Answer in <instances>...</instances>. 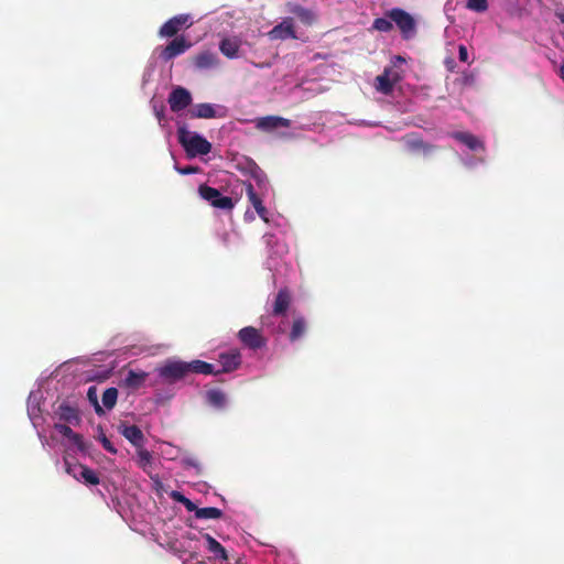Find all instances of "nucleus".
<instances>
[{
    "instance_id": "41",
    "label": "nucleus",
    "mask_w": 564,
    "mask_h": 564,
    "mask_svg": "<svg viewBox=\"0 0 564 564\" xmlns=\"http://www.w3.org/2000/svg\"><path fill=\"white\" fill-rule=\"evenodd\" d=\"M54 429L65 438L75 437V432L66 424L56 423Z\"/></svg>"
},
{
    "instance_id": "25",
    "label": "nucleus",
    "mask_w": 564,
    "mask_h": 564,
    "mask_svg": "<svg viewBox=\"0 0 564 564\" xmlns=\"http://www.w3.org/2000/svg\"><path fill=\"white\" fill-rule=\"evenodd\" d=\"M194 65L200 70L215 69L220 66V59L216 53L204 51L195 57Z\"/></svg>"
},
{
    "instance_id": "55",
    "label": "nucleus",
    "mask_w": 564,
    "mask_h": 564,
    "mask_svg": "<svg viewBox=\"0 0 564 564\" xmlns=\"http://www.w3.org/2000/svg\"><path fill=\"white\" fill-rule=\"evenodd\" d=\"M445 63H446L447 68H448L449 70H453V68H454V63H455V62H454V59L448 58V59H446V61H445Z\"/></svg>"
},
{
    "instance_id": "27",
    "label": "nucleus",
    "mask_w": 564,
    "mask_h": 564,
    "mask_svg": "<svg viewBox=\"0 0 564 564\" xmlns=\"http://www.w3.org/2000/svg\"><path fill=\"white\" fill-rule=\"evenodd\" d=\"M307 332V322L303 316H296L293 318L292 326L289 333V340L296 343L301 340Z\"/></svg>"
},
{
    "instance_id": "20",
    "label": "nucleus",
    "mask_w": 564,
    "mask_h": 564,
    "mask_svg": "<svg viewBox=\"0 0 564 564\" xmlns=\"http://www.w3.org/2000/svg\"><path fill=\"white\" fill-rule=\"evenodd\" d=\"M400 72L392 68H384L383 73L376 78V89L384 95L392 91L393 86L401 79Z\"/></svg>"
},
{
    "instance_id": "38",
    "label": "nucleus",
    "mask_w": 564,
    "mask_h": 564,
    "mask_svg": "<svg viewBox=\"0 0 564 564\" xmlns=\"http://www.w3.org/2000/svg\"><path fill=\"white\" fill-rule=\"evenodd\" d=\"M135 448H137V456H138L140 466L145 467V466L150 465L152 462L151 453L148 449H145L143 446L135 447Z\"/></svg>"
},
{
    "instance_id": "1",
    "label": "nucleus",
    "mask_w": 564,
    "mask_h": 564,
    "mask_svg": "<svg viewBox=\"0 0 564 564\" xmlns=\"http://www.w3.org/2000/svg\"><path fill=\"white\" fill-rule=\"evenodd\" d=\"M238 167L243 174L249 176V180L245 182V188L248 200L257 215L265 224H274L278 226L280 216H276L274 212L270 210L264 205L272 198L273 194V189L265 173L250 159H243V161L238 163Z\"/></svg>"
},
{
    "instance_id": "60",
    "label": "nucleus",
    "mask_w": 564,
    "mask_h": 564,
    "mask_svg": "<svg viewBox=\"0 0 564 564\" xmlns=\"http://www.w3.org/2000/svg\"><path fill=\"white\" fill-rule=\"evenodd\" d=\"M39 437L41 438L42 444L44 445V444H45V443H44V437L42 436V434H41L40 432H39Z\"/></svg>"
},
{
    "instance_id": "9",
    "label": "nucleus",
    "mask_w": 564,
    "mask_h": 564,
    "mask_svg": "<svg viewBox=\"0 0 564 564\" xmlns=\"http://www.w3.org/2000/svg\"><path fill=\"white\" fill-rule=\"evenodd\" d=\"M198 194L215 208L231 210L235 206L231 197L223 195L217 188L208 185H200L198 187Z\"/></svg>"
},
{
    "instance_id": "53",
    "label": "nucleus",
    "mask_w": 564,
    "mask_h": 564,
    "mask_svg": "<svg viewBox=\"0 0 564 564\" xmlns=\"http://www.w3.org/2000/svg\"><path fill=\"white\" fill-rule=\"evenodd\" d=\"M172 497L175 501L180 502L181 503V500L183 498H186L183 494L178 492V491H173L172 492Z\"/></svg>"
},
{
    "instance_id": "14",
    "label": "nucleus",
    "mask_w": 564,
    "mask_h": 564,
    "mask_svg": "<svg viewBox=\"0 0 564 564\" xmlns=\"http://www.w3.org/2000/svg\"><path fill=\"white\" fill-rule=\"evenodd\" d=\"M404 148L412 154H421L424 158L431 156L436 150V145L424 141L416 134H408L402 139Z\"/></svg>"
},
{
    "instance_id": "61",
    "label": "nucleus",
    "mask_w": 564,
    "mask_h": 564,
    "mask_svg": "<svg viewBox=\"0 0 564 564\" xmlns=\"http://www.w3.org/2000/svg\"><path fill=\"white\" fill-rule=\"evenodd\" d=\"M561 20L564 23V12L561 14Z\"/></svg>"
},
{
    "instance_id": "8",
    "label": "nucleus",
    "mask_w": 564,
    "mask_h": 564,
    "mask_svg": "<svg viewBox=\"0 0 564 564\" xmlns=\"http://www.w3.org/2000/svg\"><path fill=\"white\" fill-rule=\"evenodd\" d=\"M387 17L397 25L404 40L412 39L416 33V22L414 18L403 9L393 8L387 11Z\"/></svg>"
},
{
    "instance_id": "59",
    "label": "nucleus",
    "mask_w": 564,
    "mask_h": 564,
    "mask_svg": "<svg viewBox=\"0 0 564 564\" xmlns=\"http://www.w3.org/2000/svg\"><path fill=\"white\" fill-rule=\"evenodd\" d=\"M362 120H352V121H349L350 124H356V126H362L361 123Z\"/></svg>"
},
{
    "instance_id": "42",
    "label": "nucleus",
    "mask_w": 564,
    "mask_h": 564,
    "mask_svg": "<svg viewBox=\"0 0 564 564\" xmlns=\"http://www.w3.org/2000/svg\"><path fill=\"white\" fill-rule=\"evenodd\" d=\"M152 108H153V112L158 119V122L161 127L164 126V120H165V108L163 105H156V104H153L152 105Z\"/></svg>"
},
{
    "instance_id": "2",
    "label": "nucleus",
    "mask_w": 564,
    "mask_h": 564,
    "mask_svg": "<svg viewBox=\"0 0 564 564\" xmlns=\"http://www.w3.org/2000/svg\"><path fill=\"white\" fill-rule=\"evenodd\" d=\"M466 151H462L460 161L468 169H475L486 162V144L477 135L467 131H454L449 134Z\"/></svg>"
},
{
    "instance_id": "45",
    "label": "nucleus",
    "mask_w": 564,
    "mask_h": 564,
    "mask_svg": "<svg viewBox=\"0 0 564 564\" xmlns=\"http://www.w3.org/2000/svg\"><path fill=\"white\" fill-rule=\"evenodd\" d=\"M458 58L460 62L463 63H468L469 64V54H468V50L465 45L460 44L458 46Z\"/></svg>"
},
{
    "instance_id": "50",
    "label": "nucleus",
    "mask_w": 564,
    "mask_h": 564,
    "mask_svg": "<svg viewBox=\"0 0 564 564\" xmlns=\"http://www.w3.org/2000/svg\"><path fill=\"white\" fill-rule=\"evenodd\" d=\"M183 464L186 467H193L195 469L199 468V464H198L197 459L194 457L188 456V457L183 458Z\"/></svg>"
},
{
    "instance_id": "11",
    "label": "nucleus",
    "mask_w": 564,
    "mask_h": 564,
    "mask_svg": "<svg viewBox=\"0 0 564 564\" xmlns=\"http://www.w3.org/2000/svg\"><path fill=\"white\" fill-rule=\"evenodd\" d=\"M238 339L243 346L251 350L262 349L267 346V338L262 335L261 329L253 326H246L238 332Z\"/></svg>"
},
{
    "instance_id": "19",
    "label": "nucleus",
    "mask_w": 564,
    "mask_h": 564,
    "mask_svg": "<svg viewBox=\"0 0 564 564\" xmlns=\"http://www.w3.org/2000/svg\"><path fill=\"white\" fill-rule=\"evenodd\" d=\"M170 108L174 112H180L192 104V95L184 87H175L169 96Z\"/></svg>"
},
{
    "instance_id": "24",
    "label": "nucleus",
    "mask_w": 564,
    "mask_h": 564,
    "mask_svg": "<svg viewBox=\"0 0 564 564\" xmlns=\"http://www.w3.org/2000/svg\"><path fill=\"white\" fill-rule=\"evenodd\" d=\"M221 369L219 372H231L241 365V354L238 350L221 352L218 359Z\"/></svg>"
},
{
    "instance_id": "37",
    "label": "nucleus",
    "mask_w": 564,
    "mask_h": 564,
    "mask_svg": "<svg viewBox=\"0 0 564 564\" xmlns=\"http://www.w3.org/2000/svg\"><path fill=\"white\" fill-rule=\"evenodd\" d=\"M97 440L101 443L105 451L108 453L115 455L117 454L116 446L110 442V440L106 436V434L102 432V430L99 427V434L97 436Z\"/></svg>"
},
{
    "instance_id": "10",
    "label": "nucleus",
    "mask_w": 564,
    "mask_h": 564,
    "mask_svg": "<svg viewBox=\"0 0 564 564\" xmlns=\"http://www.w3.org/2000/svg\"><path fill=\"white\" fill-rule=\"evenodd\" d=\"M193 25V18L188 13H182L169 19L159 30L162 39L175 36L181 30Z\"/></svg>"
},
{
    "instance_id": "52",
    "label": "nucleus",
    "mask_w": 564,
    "mask_h": 564,
    "mask_svg": "<svg viewBox=\"0 0 564 564\" xmlns=\"http://www.w3.org/2000/svg\"><path fill=\"white\" fill-rule=\"evenodd\" d=\"M362 126H366V127H381V122L380 121H361Z\"/></svg>"
},
{
    "instance_id": "34",
    "label": "nucleus",
    "mask_w": 564,
    "mask_h": 564,
    "mask_svg": "<svg viewBox=\"0 0 564 564\" xmlns=\"http://www.w3.org/2000/svg\"><path fill=\"white\" fill-rule=\"evenodd\" d=\"M64 464L66 473L75 479L80 480V475L85 470L86 466L82 464H73L66 457L64 458Z\"/></svg>"
},
{
    "instance_id": "32",
    "label": "nucleus",
    "mask_w": 564,
    "mask_h": 564,
    "mask_svg": "<svg viewBox=\"0 0 564 564\" xmlns=\"http://www.w3.org/2000/svg\"><path fill=\"white\" fill-rule=\"evenodd\" d=\"M117 399L118 390L113 387L106 389L102 393V404L108 410H111L116 405Z\"/></svg>"
},
{
    "instance_id": "28",
    "label": "nucleus",
    "mask_w": 564,
    "mask_h": 564,
    "mask_svg": "<svg viewBox=\"0 0 564 564\" xmlns=\"http://www.w3.org/2000/svg\"><path fill=\"white\" fill-rule=\"evenodd\" d=\"M288 11L294 14L305 25H311L315 20L314 12L300 4L288 3Z\"/></svg>"
},
{
    "instance_id": "12",
    "label": "nucleus",
    "mask_w": 564,
    "mask_h": 564,
    "mask_svg": "<svg viewBox=\"0 0 564 564\" xmlns=\"http://www.w3.org/2000/svg\"><path fill=\"white\" fill-rule=\"evenodd\" d=\"M191 118L197 119H213V118H225L227 116V109L223 105L218 104H196L189 109Z\"/></svg>"
},
{
    "instance_id": "15",
    "label": "nucleus",
    "mask_w": 564,
    "mask_h": 564,
    "mask_svg": "<svg viewBox=\"0 0 564 564\" xmlns=\"http://www.w3.org/2000/svg\"><path fill=\"white\" fill-rule=\"evenodd\" d=\"M268 37L271 41H285L289 39H297L296 32L294 30V20L291 17H286L282 19V21L273 26L268 32Z\"/></svg>"
},
{
    "instance_id": "36",
    "label": "nucleus",
    "mask_w": 564,
    "mask_h": 564,
    "mask_svg": "<svg viewBox=\"0 0 564 564\" xmlns=\"http://www.w3.org/2000/svg\"><path fill=\"white\" fill-rule=\"evenodd\" d=\"M466 8L470 11L482 13L488 10L487 0H467Z\"/></svg>"
},
{
    "instance_id": "7",
    "label": "nucleus",
    "mask_w": 564,
    "mask_h": 564,
    "mask_svg": "<svg viewBox=\"0 0 564 564\" xmlns=\"http://www.w3.org/2000/svg\"><path fill=\"white\" fill-rule=\"evenodd\" d=\"M158 379L161 383L173 384L187 376L185 361L169 358L156 368Z\"/></svg>"
},
{
    "instance_id": "17",
    "label": "nucleus",
    "mask_w": 564,
    "mask_h": 564,
    "mask_svg": "<svg viewBox=\"0 0 564 564\" xmlns=\"http://www.w3.org/2000/svg\"><path fill=\"white\" fill-rule=\"evenodd\" d=\"M291 304V293L286 288H282L267 302V310H270L280 317H283Z\"/></svg>"
},
{
    "instance_id": "16",
    "label": "nucleus",
    "mask_w": 564,
    "mask_h": 564,
    "mask_svg": "<svg viewBox=\"0 0 564 564\" xmlns=\"http://www.w3.org/2000/svg\"><path fill=\"white\" fill-rule=\"evenodd\" d=\"M191 47V43L184 36L174 37L165 47L160 51V58L169 62L182 54Z\"/></svg>"
},
{
    "instance_id": "26",
    "label": "nucleus",
    "mask_w": 564,
    "mask_h": 564,
    "mask_svg": "<svg viewBox=\"0 0 564 564\" xmlns=\"http://www.w3.org/2000/svg\"><path fill=\"white\" fill-rule=\"evenodd\" d=\"M206 402L217 411H223L228 406V398L224 391L214 388L206 391Z\"/></svg>"
},
{
    "instance_id": "31",
    "label": "nucleus",
    "mask_w": 564,
    "mask_h": 564,
    "mask_svg": "<svg viewBox=\"0 0 564 564\" xmlns=\"http://www.w3.org/2000/svg\"><path fill=\"white\" fill-rule=\"evenodd\" d=\"M223 516V511L216 507H205L198 508L196 511V519L200 520H209V519H219Z\"/></svg>"
},
{
    "instance_id": "56",
    "label": "nucleus",
    "mask_w": 564,
    "mask_h": 564,
    "mask_svg": "<svg viewBox=\"0 0 564 564\" xmlns=\"http://www.w3.org/2000/svg\"><path fill=\"white\" fill-rule=\"evenodd\" d=\"M558 76L564 82V62L561 64L558 68Z\"/></svg>"
},
{
    "instance_id": "3",
    "label": "nucleus",
    "mask_w": 564,
    "mask_h": 564,
    "mask_svg": "<svg viewBox=\"0 0 564 564\" xmlns=\"http://www.w3.org/2000/svg\"><path fill=\"white\" fill-rule=\"evenodd\" d=\"M267 248V259L264 268L272 273L273 282L283 273L286 268L285 256L288 254V246L280 241L273 234L265 232L262 237Z\"/></svg>"
},
{
    "instance_id": "58",
    "label": "nucleus",
    "mask_w": 564,
    "mask_h": 564,
    "mask_svg": "<svg viewBox=\"0 0 564 564\" xmlns=\"http://www.w3.org/2000/svg\"><path fill=\"white\" fill-rule=\"evenodd\" d=\"M471 80H473V77H471L470 75H465V76H464V82H465L466 84L470 83Z\"/></svg>"
},
{
    "instance_id": "5",
    "label": "nucleus",
    "mask_w": 564,
    "mask_h": 564,
    "mask_svg": "<svg viewBox=\"0 0 564 564\" xmlns=\"http://www.w3.org/2000/svg\"><path fill=\"white\" fill-rule=\"evenodd\" d=\"M256 129L259 131L274 134L276 138L282 140H290L295 134L290 130L292 121L290 119L280 116H264L253 120Z\"/></svg>"
},
{
    "instance_id": "54",
    "label": "nucleus",
    "mask_w": 564,
    "mask_h": 564,
    "mask_svg": "<svg viewBox=\"0 0 564 564\" xmlns=\"http://www.w3.org/2000/svg\"><path fill=\"white\" fill-rule=\"evenodd\" d=\"M172 497L175 501L180 502L181 503V500L183 498H186L183 494L178 492V491H173L172 492Z\"/></svg>"
},
{
    "instance_id": "39",
    "label": "nucleus",
    "mask_w": 564,
    "mask_h": 564,
    "mask_svg": "<svg viewBox=\"0 0 564 564\" xmlns=\"http://www.w3.org/2000/svg\"><path fill=\"white\" fill-rule=\"evenodd\" d=\"M80 480L86 482V484H89V485H97V484H99L98 476L95 474L94 470H91L88 467H86L85 470L83 471V474L80 475Z\"/></svg>"
},
{
    "instance_id": "21",
    "label": "nucleus",
    "mask_w": 564,
    "mask_h": 564,
    "mask_svg": "<svg viewBox=\"0 0 564 564\" xmlns=\"http://www.w3.org/2000/svg\"><path fill=\"white\" fill-rule=\"evenodd\" d=\"M54 415L59 421H65L68 424L77 425L80 422L77 408L72 405L68 401H63L54 410Z\"/></svg>"
},
{
    "instance_id": "23",
    "label": "nucleus",
    "mask_w": 564,
    "mask_h": 564,
    "mask_svg": "<svg viewBox=\"0 0 564 564\" xmlns=\"http://www.w3.org/2000/svg\"><path fill=\"white\" fill-rule=\"evenodd\" d=\"M281 317L267 310V313L260 317L261 329L268 330L272 334H283L285 332L283 322H279Z\"/></svg>"
},
{
    "instance_id": "4",
    "label": "nucleus",
    "mask_w": 564,
    "mask_h": 564,
    "mask_svg": "<svg viewBox=\"0 0 564 564\" xmlns=\"http://www.w3.org/2000/svg\"><path fill=\"white\" fill-rule=\"evenodd\" d=\"M177 139L189 158L206 155L212 151V143L200 133L189 131L185 124H178Z\"/></svg>"
},
{
    "instance_id": "33",
    "label": "nucleus",
    "mask_w": 564,
    "mask_h": 564,
    "mask_svg": "<svg viewBox=\"0 0 564 564\" xmlns=\"http://www.w3.org/2000/svg\"><path fill=\"white\" fill-rule=\"evenodd\" d=\"M69 444V449L72 447L76 448V451L87 454L89 451V445L84 441L83 436L78 433H75V437L67 438Z\"/></svg>"
},
{
    "instance_id": "44",
    "label": "nucleus",
    "mask_w": 564,
    "mask_h": 564,
    "mask_svg": "<svg viewBox=\"0 0 564 564\" xmlns=\"http://www.w3.org/2000/svg\"><path fill=\"white\" fill-rule=\"evenodd\" d=\"M174 169L181 174V175H189V174H194L198 171V167H195V166H192V165H187L185 167H180L178 165L175 164Z\"/></svg>"
},
{
    "instance_id": "29",
    "label": "nucleus",
    "mask_w": 564,
    "mask_h": 564,
    "mask_svg": "<svg viewBox=\"0 0 564 564\" xmlns=\"http://www.w3.org/2000/svg\"><path fill=\"white\" fill-rule=\"evenodd\" d=\"M185 367H186L187 375L191 372L202 373V375L219 373V371L215 370V367L213 364H208L203 360L185 361Z\"/></svg>"
},
{
    "instance_id": "62",
    "label": "nucleus",
    "mask_w": 564,
    "mask_h": 564,
    "mask_svg": "<svg viewBox=\"0 0 564 564\" xmlns=\"http://www.w3.org/2000/svg\"><path fill=\"white\" fill-rule=\"evenodd\" d=\"M384 129L388 130V131H392V129L389 128V127H384Z\"/></svg>"
},
{
    "instance_id": "49",
    "label": "nucleus",
    "mask_w": 564,
    "mask_h": 564,
    "mask_svg": "<svg viewBox=\"0 0 564 564\" xmlns=\"http://www.w3.org/2000/svg\"><path fill=\"white\" fill-rule=\"evenodd\" d=\"M391 64H392V66L390 68L397 70V68H399L400 66L405 64V58L400 55H395L392 57Z\"/></svg>"
},
{
    "instance_id": "35",
    "label": "nucleus",
    "mask_w": 564,
    "mask_h": 564,
    "mask_svg": "<svg viewBox=\"0 0 564 564\" xmlns=\"http://www.w3.org/2000/svg\"><path fill=\"white\" fill-rule=\"evenodd\" d=\"M372 28L379 32H390L393 28L392 21L386 15L384 18H377L373 21Z\"/></svg>"
},
{
    "instance_id": "40",
    "label": "nucleus",
    "mask_w": 564,
    "mask_h": 564,
    "mask_svg": "<svg viewBox=\"0 0 564 564\" xmlns=\"http://www.w3.org/2000/svg\"><path fill=\"white\" fill-rule=\"evenodd\" d=\"M87 397L94 403L96 413L99 414V415L102 414L104 410H102L101 405L98 403L97 390H96L95 387H90L88 389Z\"/></svg>"
},
{
    "instance_id": "18",
    "label": "nucleus",
    "mask_w": 564,
    "mask_h": 564,
    "mask_svg": "<svg viewBox=\"0 0 564 564\" xmlns=\"http://www.w3.org/2000/svg\"><path fill=\"white\" fill-rule=\"evenodd\" d=\"M197 541L212 554L210 558L220 562L228 560V553L226 549L210 534L202 533Z\"/></svg>"
},
{
    "instance_id": "63",
    "label": "nucleus",
    "mask_w": 564,
    "mask_h": 564,
    "mask_svg": "<svg viewBox=\"0 0 564 564\" xmlns=\"http://www.w3.org/2000/svg\"><path fill=\"white\" fill-rule=\"evenodd\" d=\"M158 383H159V382H158V381H155V382H152V383H151V386H153V387H154V386H156Z\"/></svg>"
},
{
    "instance_id": "6",
    "label": "nucleus",
    "mask_w": 564,
    "mask_h": 564,
    "mask_svg": "<svg viewBox=\"0 0 564 564\" xmlns=\"http://www.w3.org/2000/svg\"><path fill=\"white\" fill-rule=\"evenodd\" d=\"M224 34H221V32L218 33L221 36L218 43L219 52L229 59H239L245 57L248 48H250V44L243 35L227 33L226 28L224 29Z\"/></svg>"
},
{
    "instance_id": "43",
    "label": "nucleus",
    "mask_w": 564,
    "mask_h": 564,
    "mask_svg": "<svg viewBox=\"0 0 564 564\" xmlns=\"http://www.w3.org/2000/svg\"><path fill=\"white\" fill-rule=\"evenodd\" d=\"M153 73H154V64L150 63L145 67L143 76H142V84H143V86L147 85L151 80V78L153 76Z\"/></svg>"
},
{
    "instance_id": "48",
    "label": "nucleus",
    "mask_w": 564,
    "mask_h": 564,
    "mask_svg": "<svg viewBox=\"0 0 564 564\" xmlns=\"http://www.w3.org/2000/svg\"><path fill=\"white\" fill-rule=\"evenodd\" d=\"M216 20L221 22V23H226L227 26H231V14L229 12H221L219 13L217 17H216Z\"/></svg>"
},
{
    "instance_id": "51",
    "label": "nucleus",
    "mask_w": 564,
    "mask_h": 564,
    "mask_svg": "<svg viewBox=\"0 0 564 564\" xmlns=\"http://www.w3.org/2000/svg\"><path fill=\"white\" fill-rule=\"evenodd\" d=\"M245 221L251 223L254 220V214L250 210H247L243 215Z\"/></svg>"
},
{
    "instance_id": "13",
    "label": "nucleus",
    "mask_w": 564,
    "mask_h": 564,
    "mask_svg": "<svg viewBox=\"0 0 564 564\" xmlns=\"http://www.w3.org/2000/svg\"><path fill=\"white\" fill-rule=\"evenodd\" d=\"M44 399V393L42 390H33L30 392L28 402H26V410L29 419L32 423V425L37 429L42 422H43V410L41 408V403Z\"/></svg>"
},
{
    "instance_id": "22",
    "label": "nucleus",
    "mask_w": 564,
    "mask_h": 564,
    "mask_svg": "<svg viewBox=\"0 0 564 564\" xmlns=\"http://www.w3.org/2000/svg\"><path fill=\"white\" fill-rule=\"evenodd\" d=\"M118 432L134 447H142L144 445V435L139 426L120 423L118 425Z\"/></svg>"
},
{
    "instance_id": "46",
    "label": "nucleus",
    "mask_w": 564,
    "mask_h": 564,
    "mask_svg": "<svg viewBox=\"0 0 564 564\" xmlns=\"http://www.w3.org/2000/svg\"><path fill=\"white\" fill-rule=\"evenodd\" d=\"M181 503L186 508L187 511L194 512L196 514L198 507L191 499H188L187 497L183 498L181 500Z\"/></svg>"
},
{
    "instance_id": "47",
    "label": "nucleus",
    "mask_w": 564,
    "mask_h": 564,
    "mask_svg": "<svg viewBox=\"0 0 564 564\" xmlns=\"http://www.w3.org/2000/svg\"><path fill=\"white\" fill-rule=\"evenodd\" d=\"M181 503L186 508L187 511L194 512L196 514L198 507L191 499H188L187 497L183 498L181 500Z\"/></svg>"
},
{
    "instance_id": "30",
    "label": "nucleus",
    "mask_w": 564,
    "mask_h": 564,
    "mask_svg": "<svg viewBox=\"0 0 564 564\" xmlns=\"http://www.w3.org/2000/svg\"><path fill=\"white\" fill-rule=\"evenodd\" d=\"M148 376L145 371L129 370L126 375L124 382L129 388L138 389L144 384Z\"/></svg>"
},
{
    "instance_id": "57",
    "label": "nucleus",
    "mask_w": 564,
    "mask_h": 564,
    "mask_svg": "<svg viewBox=\"0 0 564 564\" xmlns=\"http://www.w3.org/2000/svg\"><path fill=\"white\" fill-rule=\"evenodd\" d=\"M253 65L256 67H258V68H264V67H270L271 66L270 63H254Z\"/></svg>"
}]
</instances>
